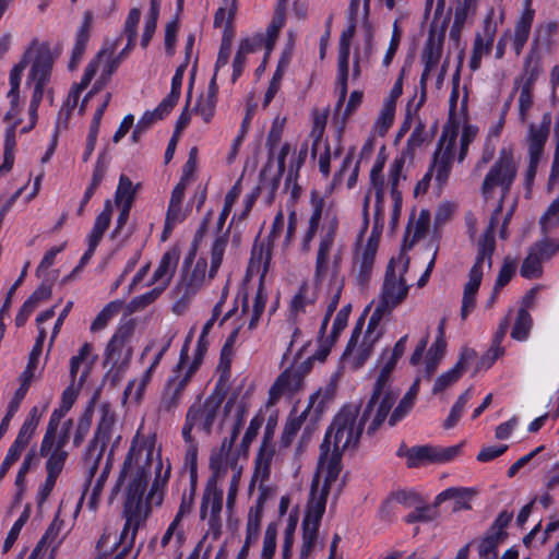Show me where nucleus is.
I'll return each instance as SVG.
<instances>
[{"label":"nucleus","mask_w":559,"mask_h":559,"mask_svg":"<svg viewBox=\"0 0 559 559\" xmlns=\"http://www.w3.org/2000/svg\"><path fill=\"white\" fill-rule=\"evenodd\" d=\"M519 118L520 121L524 122L527 118V114L533 106V86L519 85Z\"/></svg>","instance_id":"63"},{"label":"nucleus","mask_w":559,"mask_h":559,"mask_svg":"<svg viewBox=\"0 0 559 559\" xmlns=\"http://www.w3.org/2000/svg\"><path fill=\"white\" fill-rule=\"evenodd\" d=\"M479 0H453L454 19L467 22L477 11Z\"/></svg>","instance_id":"54"},{"label":"nucleus","mask_w":559,"mask_h":559,"mask_svg":"<svg viewBox=\"0 0 559 559\" xmlns=\"http://www.w3.org/2000/svg\"><path fill=\"white\" fill-rule=\"evenodd\" d=\"M475 495V491L471 488L464 487H451L436 497V506H440L442 502L453 499L454 506L453 511L469 510L472 507L469 500Z\"/></svg>","instance_id":"33"},{"label":"nucleus","mask_w":559,"mask_h":559,"mask_svg":"<svg viewBox=\"0 0 559 559\" xmlns=\"http://www.w3.org/2000/svg\"><path fill=\"white\" fill-rule=\"evenodd\" d=\"M438 507L435 502L432 506L416 508L406 516L405 521L407 523L432 521L438 516Z\"/></svg>","instance_id":"62"},{"label":"nucleus","mask_w":559,"mask_h":559,"mask_svg":"<svg viewBox=\"0 0 559 559\" xmlns=\"http://www.w3.org/2000/svg\"><path fill=\"white\" fill-rule=\"evenodd\" d=\"M266 300H267V295L264 290L262 282L260 283V285L258 287L251 309L249 307L247 298L243 300L241 311H242V313L250 316V320H249V324H248L249 330H253L257 328L260 317L264 312Z\"/></svg>","instance_id":"35"},{"label":"nucleus","mask_w":559,"mask_h":559,"mask_svg":"<svg viewBox=\"0 0 559 559\" xmlns=\"http://www.w3.org/2000/svg\"><path fill=\"white\" fill-rule=\"evenodd\" d=\"M496 35V24L492 22L491 16H487L484 21V33L476 34L473 51L469 60V68L472 71H477L480 68L481 58L489 55Z\"/></svg>","instance_id":"25"},{"label":"nucleus","mask_w":559,"mask_h":559,"mask_svg":"<svg viewBox=\"0 0 559 559\" xmlns=\"http://www.w3.org/2000/svg\"><path fill=\"white\" fill-rule=\"evenodd\" d=\"M121 304L118 301L109 302L95 318L91 324V331L97 332L105 329L109 320L119 312Z\"/></svg>","instance_id":"53"},{"label":"nucleus","mask_w":559,"mask_h":559,"mask_svg":"<svg viewBox=\"0 0 559 559\" xmlns=\"http://www.w3.org/2000/svg\"><path fill=\"white\" fill-rule=\"evenodd\" d=\"M164 292L163 286H156L152 290L134 297L129 304L128 309L130 312L142 311L150 305H152Z\"/></svg>","instance_id":"50"},{"label":"nucleus","mask_w":559,"mask_h":559,"mask_svg":"<svg viewBox=\"0 0 559 559\" xmlns=\"http://www.w3.org/2000/svg\"><path fill=\"white\" fill-rule=\"evenodd\" d=\"M396 106L392 102H384L378 117L376 127L381 135H384L394 121Z\"/></svg>","instance_id":"58"},{"label":"nucleus","mask_w":559,"mask_h":559,"mask_svg":"<svg viewBox=\"0 0 559 559\" xmlns=\"http://www.w3.org/2000/svg\"><path fill=\"white\" fill-rule=\"evenodd\" d=\"M286 3H287V0H278L275 11H274V15L272 17V21L266 28V38H264V41H265V48L267 50L273 49V46L277 39L278 33L285 25Z\"/></svg>","instance_id":"37"},{"label":"nucleus","mask_w":559,"mask_h":559,"mask_svg":"<svg viewBox=\"0 0 559 559\" xmlns=\"http://www.w3.org/2000/svg\"><path fill=\"white\" fill-rule=\"evenodd\" d=\"M307 155H308V144L307 143H304L297 155L293 156L292 160H290V165H289V169H288V174H287V177H286V181H285V186L286 188L289 187V183L297 179L298 177V173H299V169L302 167V165L305 164L306 162V158H307Z\"/></svg>","instance_id":"59"},{"label":"nucleus","mask_w":559,"mask_h":559,"mask_svg":"<svg viewBox=\"0 0 559 559\" xmlns=\"http://www.w3.org/2000/svg\"><path fill=\"white\" fill-rule=\"evenodd\" d=\"M550 123V115L545 114L539 126L530 124L527 134L530 157L542 158L549 135Z\"/></svg>","instance_id":"28"},{"label":"nucleus","mask_w":559,"mask_h":559,"mask_svg":"<svg viewBox=\"0 0 559 559\" xmlns=\"http://www.w3.org/2000/svg\"><path fill=\"white\" fill-rule=\"evenodd\" d=\"M93 24V14L91 11H85L83 13L82 25L79 27L76 32L75 43L72 49L71 60L69 63V68L71 70L75 69L78 63L81 61L85 50L87 43L91 36V27Z\"/></svg>","instance_id":"30"},{"label":"nucleus","mask_w":559,"mask_h":559,"mask_svg":"<svg viewBox=\"0 0 559 559\" xmlns=\"http://www.w3.org/2000/svg\"><path fill=\"white\" fill-rule=\"evenodd\" d=\"M40 48V44L37 41H33L29 47L25 50L22 56V59L19 63H16L10 71L9 75V84L10 90L7 94V97L10 102V108L4 116V120L9 121L15 119L21 112L20 107V85L22 80V74L28 63L33 64V60H36L37 51Z\"/></svg>","instance_id":"15"},{"label":"nucleus","mask_w":559,"mask_h":559,"mask_svg":"<svg viewBox=\"0 0 559 559\" xmlns=\"http://www.w3.org/2000/svg\"><path fill=\"white\" fill-rule=\"evenodd\" d=\"M135 195V190L133 188L132 181L126 175H121L119 178V183L115 193V204L117 206L120 205H131L133 204Z\"/></svg>","instance_id":"48"},{"label":"nucleus","mask_w":559,"mask_h":559,"mask_svg":"<svg viewBox=\"0 0 559 559\" xmlns=\"http://www.w3.org/2000/svg\"><path fill=\"white\" fill-rule=\"evenodd\" d=\"M533 325V319L528 311L521 308L518 311V316L511 331L512 338L516 341H525L531 332Z\"/></svg>","instance_id":"47"},{"label":"nucleus","mask_w":559,"mask_h":559,"mask_svg":"<svg viewBox=\"0 0 559 559\" xmlns=\"http://www.w3.org/2000/svg\"><path fill=\"white\" fill-rule=\"evenodd\" d=\"M131 50V48L126 46L116 57L109 58L100 73V80L104 84L109 82L111 75L117 71L121 62L128 58Z\"/></svg>","instance_id":"57"},{"label":"nucleus","mask_w":559,"mask_h":559,"mask_svg":"<svg viewBox=\"0 0 559 559\" xmlns=\"http://www.w3.org/2000/svg\"><path fill=\"white\" fill-rule=\"evenodd\" d=\"M518 175V162L511 148L503 147L500 150L498 158L490 166L486 174L480 192L485 200H489L493 191L499 189L500 200L497 209L493 211L489 224L495 219V227L498 223V216L502 212L503 202L511 191V187Z\"/></svg>","instance_id":"3"},{"label":"nucleus","mask_w":559,"mask_h":559,"mask_svg":"<svg viewBox=\"0 0 559 559\" xmlns=\"http://www.w3.org/2000/svg\"><path fill=\"white\" fill-rule=\"evenodd\" d=\"M368 408L369 402L359 414L358 405L346 404L334 416L320 445L316 477L322 475L323 485L331 487L336 481L342 468L343 452L357 449L366 423L372 421L376 415L377 406H372L370 412H367Z\"/></svg>","instance_id":"2"},{"label":"nucleus","mask_w":559,"mask_h":559,"mask_svg":"<svg viewBox=\"0 0 559 559\" xmlns=\"http://www.w3.org/2000/svg\"><path fill=\"white\" fill-rule=\"evenodd\" d=\"M396 362L397 359L390 356L381 368L374 382L367 412H370L372 406H377V411L371 424L367 427L368 435L374 433L383 424L400 395V392L392 386L391 381V373L395 368Z\"/></svg>","instance_id":"5"},{"label":"nucleus","mask_w":559,"mask_h":559,"mask_svg":"<svg viewBox=\"0 0 559 559\" xmlns=\"http://www.w3.org/2000/svg\"><path fill=\"white\" fill-rule=\"evenodd\" d=\"M362 325H364V322H362V319H360L356 323V325L352 332V336H350V338L347 343V346L345 348V352L343 354V359L346 362L350 364L352 368H354V369H359L360 367L364 366V364L370 357V355L373 350V346L377 342V336L370 334L368 337H364L360 345L358 347H356L357 341H358L361 330H362Z\"/></svg>","instance_id":"20"},{"label":"nucleus","mask_w":559,"mask_h":559,"mask_svg":"<svg viewBox=\"0 0 559 559\" xmlns=\"http://www.w3.org/2000/svg\"><path fill=\"white\" fill-rule=\"evenodd\" d=\"M275 453L274 447H269L265 444H261L258 455L255 457V469L252 477V481H260V486L269 479L270 477V467L271 462L273 460Z\"/></svg>","instance_id":"36"},{"label":"nucleus","mask_w":559,"mask_h":559,"mask_svg":"<svg viewBox=\"0 0 559 559\" xmlns=\"http://www.w3.org/2000/svg\"><path fill=\"white\" fill-rule=\"evenodd\" d=\"M462 444L451 447L418 445L407 451V466L418 467L425 464H443L460 455Z\"/></svg>","instance_id":"16"},{"label":"nucleus","mask_w":559,"mask_h":559,"mask_svg":"<svg viewBox=\"0 0 559 559\" xmlns=\"http://www.w3.org/2000/svg\"><path fill=\"white\" fill-rule=\"evenodd\" d=\"M21 120L16 119L13 124L5 131L3 163L0 165V176L3 173L10 171L14 164V150L16 146L15 129Z\"/></svg>","instance_id":"40"},{"label":"nucleus","mask_w":559,"mask_h":559,"mask_svg":"<svg viewBox=\"0 0 559 559\" xmlns=\"http://www.w3.org/2000/svg\"><path fill=\"white\" fill-rule=\"evenodd\" d=\"M518 264L516 261L510 257L504 258L502 266L499 271L495 286L496 290H501L514 276Z\"/></svg>","instance_id":"60"},{"label":"nucleus","mask_w":559,"mask_h":559,"mask_svg":"<svg viewBox=\"0 0 559 559\" xmlns=\"http://www.w3.org/2000/svg\"><path fill=\"white\" fill-rule=\"evenodd\" d=\"M223 496L224 492L221 489L206 488L201 501L200 518L207 519L206 535H212L213 539H218L222 534Z\"/></svg>","instance_id":"18"},{"label":"nucleus","mask_w":559,"mask_h":559,"mask_svg":"<svg viewBox=\"0 0 559 559\" xmlns=\"http://www.w3.org/2000/svg\"><path fill=\"white\" fill-rule=\"evenodd\" d=\"M457 136L456 127H445L433 154L429 169L435 173L436 182L440 188L447 183L451 174Z\"/></svg>","instance_id":"13"},{"label":"nucleus","mask_w":559,"mask_h":559,"mask_svg":"<svg viewBox=\"0 0 559 559\" xmlns=\"http://www.w3.org/2000/svg\"><path fill=\"white\" fill-rule=\"evenodd\" d=\"M114 426V415L105 411L98 423L96 433L91 441L84 456V467L86 471V480L84 484L85 487L90 486L93 477L98 471V465L103 459L104 451L111 438Z\"/></svg>","instance_id":"12"},{"label":"nucleus","mask_w":559,"mask_h":559,"mask_svg":"<svg viewBox=\"0 0 559 559\" xmlns=\"http://www.w3.org/2000/svg\"><path fill=\"white\" fill-rule=\"evenodd\" d=\"M408 264L409 259L402 254L389 261L378 304L380 309L392 311L406 299L409 290L405 280Z\"/></svg>","instance_id":"7"},{"label":"nucleus","mask_w":559,"mask_h":559,"mask_svg":"<svg viewBox=\"0 0 559 559\" xmlns=\"http://www.w3.org/2000/svg\"><path fill=\"white\" fill-rule=\"evenodd\" d=\"M152 453L153 445L142 444L136 447L133 443L120 471L118 484L121 483L127 475L131 476V481L128 487L123 510L126 523L119 538V544L122 545V549L114 559H124L129 555L140 525L146 520L151 512V504L160 506L163 502L160 486L166 484L170 475V466H167L164 477L160 478L159 474L163 468L162 461H158L156 465L157 476L146 497V501L143 500V495L151 476Z\"/></svg>","instance_id":"1"},{"label":"nucleus","mask_w":559,"mask_h":559,"mask_svg":"<svg viewBox=\"0 0 559 559\" xmlns=\"http://www.w3.org/2000/svg\"><path fill=\"white\" fill-rule=\"evenodd\" d=\"M311 369V361L301 362L298 366H292L283 371L270 389L269 404L274 405L283 395H290L301 389L305 376Z\"/></svg>","instance_id":"17"},{"label":"nucleus","mask_w":559,"mask_h":559,"mask_svg":"<svg viewBox=\"0 0 559 559\" xmlns=\"http://www.w3.org/2000/svg\"><path fill=\"white\" fill-rule=\"evenodd\" d=\"M444 28H442L439 33L435 29H430L428 34V39L423 50V62H424V71L420 76V87H421V102L425 98L426 94V84L429 78V74L432 70H435L441 59V55L443 51V41H444Z\"/></svg>","instance_id":"21"},{"label":"nucleus","mask_w":559,"mask_h":559,"mask_svg":"<svg viewBox=\"0 0 559 559\" xmlns=\"http://www.w3.org/2000/svg\"><path fill=\"white\" fill-rule=\"evenodd\" d=\"M503 542L504 538L487 531L477 546L479 559H498V547Z\"/></svg>","instance_id":"44"},{"label":"nucleus","mask_w":559,"mask_h":559,"mask_svg":"<svg viewBox=\"0 0 559 559\" xmlns=\"http://www.w3.org/2000/svg\"><path fill=\"white\" fill-rule=\"evenodd\" d=\"M496 249V240H495V219L490 224H488L484 234L480 236L477 241V255L474 265L469 270L468 281L464 285L463 299H462V308H461V318L465 320L469 312L475 308L476 305V294L481 284L483 275H484V266L486 265L488 270L491 269L492 265V254Z\"/></svg>","instance_id":"4"},{"label":"nucleus","mask_w":559,"mask_h":559,"mask_svg":"<svg viewBox=\"0 0 559 559\" xmlns=\"http://www.w3.org/2000/svg\"><path fill=\"white\" fill-rule=\"evenodd\" d=\"M543 259L538 255L534 248L531 247L527 257L524 259L521 265V276L528 280L540 277L543 274Z\"/></svg>","instance_id":"45"},{"label":"nucleus","mask_w":559,"mask_h":559,"mask_svg":"<svg viewBox=\"0 0 559 559\" xmlns=\"http://www.w3.org/2000/svg\"><path fill=\"white\" fill-rule=\"evenodd\" d=\"M229 240V231L226 230L225 233L218 235L212 246L211 250V267L209 272V277L213 278L223 261V257L226 250V247L228 245Z\"/></svg>","instance_id":"42"},{"label":"nucleus","mask_w":559,"mask_h":559,"mask_svg":"<svg viewBox=\"0 0 559 559\" xmlns=\"http://www.w3.org/2000/svg\"><path fill=\"white\" fill-rule=\"evenodd\" d=\"M284 122L285 119L280 120L278 118H276L271 126L266 140V146L269 148V160L266 163V167H271L272 165L274 148L282 139Z\"/></svg>","instance_id":"56"},{"label":"nucleus","mask_w":559,"mask_h":559,"mask_svg":"<svg viewBox=\"0 0 559 559\" xmlns=\"http://www.w3.org/2000/svg\"><path fill=\"white\" fill-rule=\"evenodd\" d=\"M133 328L130 324L117 329L108 342L104 354V366L110 365L111 369L118 371L126 367L132 358L131 337Z\"/></svg>","instance_id":"14"},{"label":"nucleus","mask_w":559,"mask_h":559,"mask_svg":"<svg viewBox=\"0 0 559 559\" xmlns=\"http://www.w3.org/2000/svg\"><path fill=\"white\" fill-rule=\"evenodd\" d=\"M539 224L544 235L559 225V197L548 206L546 213L540 217Z\"/></svg>","instance_id":"55"},{"label":"nucleus","mask_w":559,"mask_h":559,"mask_svg":"<svg viewBox=\"0 0 559 559\" xmlns=\"http://www.w3.org/2000/svg\"><path fill=\"white\" fill-rule=\"evenodd\" d=\"M52 55L48 44H40L36 60H33L26 83L34 84V91L29 103V128H34L37 121V109L44 96V88L47 85L52 70Z\"/></svg>","instance_id":"11"},{"label":"nucleus","mask_w":559,"mask_h":559,"mask_svg":"<svg viewBox=\"0 0 559 559\" xmlns=\"http://www.w3.org/2000/svg\"><path fill=\"white\" fill-rule=\"evenodd\" d=\"M179 261V253L176 250H170L162 255L157 269L155 270L150 284H157L163 286L164 290L169 285Z\"/></svg>","instance_id":"31"},{"label":"nucleus","mask_w":559,"mask_h":559,"mask_svg":"<svg viewBox=\"0 0 559 559\" xmlns=\"http://www.w3.org/2000/svg\"><path fill=\"white\" fill-rule=\"evenodd\" d=\"M46 456H48V460L46 462L47 474L59 477L64 467L66 460L68 457V452L64 450L51 449Z\"/></svg>","instance_id":"52"},{"label":"nucleus","mask_w":559,"mask_h":559,"mask_svg":"<svg viewBox=\"0 0 559 559\" xmlns=\"http://www.w3.org/2000/svg\"><path fill=\"white\" fill-rule=\"evenodd\" d=\"M67 413L57 408L52 412L46 433L40 444V455H47L52 449L55 442V436L57 433L58 427L60 425L61 419L64 417Z\"/></svg>","instance_id":"43"},{"label":"nucleus","mask_w":559,"mask_h":559,"mask_svg":"<svg viewBox=\"0 0 559 559\" xmlns=\"http://www.w3.org/2000/svg\"><path fill=\"white\" fill-rule=\"evenodd\" d=\"M189 63L187 62H183L182 64H180L173 79H171V90H170V93L164 98L165 100H167L169 104L171 105H176L179 100V97H180V93H181V86H182V80H183V74H185V71L187 69Z\"/></svg>","instance_id":"61"},{"label":"nucleus","mask_w":559,"mask_h":559,"mask_svg":"<svg viewBox=\"0 0 559 559\" xmlns=\"http://www.w3.org/2000/svg\"><path fill=\"white\" fill-rule=\"evenodd\" d=\"M356 20H348V26L344 29L340 37L338 45V60H337V88H338V100L336 104V110H340L347 95V79H348V67H349V49L350 41L356 31Z\"/></svg>","instance_id":"19"},{"label":"nucleus","mask_w":559,"mask_h":559,"mask_svg":"<svg viewBox=\"0 0 559 559\" xmlns=\"http://www.w3.org/2000/svg\"><path fill=\"white\" fill-rule=\"evenodd\" d=\"M112 215V204L110 200H106L104 210L97 215L94 226L87 236L88 248L82 255L79 267H84L93 257L97 246L99 245L104 234L108 229Z\"/></svg>","instance_id":"23"},{"label":"nucleus","mask_w":559,"mask_h":559,"mask_svg":"<svg viewBox=\"0 0 559 559\" xmlns=\"http://www.w3.org/2000/svg\"><path fill=\"white\" fill-rule=\"evenodd\" d=\"M223 402L224 395L215 390L204 400V402L198 401L193 403L186 414L181 431L183 440L191 441L192 430L194 428L210 436Z\"/></svg>","instance_id":"9"},{"label":"nucleus","mask_w":559,"mask_h":559,"mask_svg":"<svg viewBox=\"0 0 559 559\" xmlns=\"http://www.w3.org/2000/svg\"><path fill=\"white\" fill-rule=\"evenodd\" d=\"M471 395H472V390L467 389L464 393H462L459 396L457 401L452 406L448 418L443 423V427L445 429H451L454 426H456V424L459 423V420L461 418V415L463 413L465 405L467 404V402L471 399Z\"/></svg>","instance_id":"51"},{"label":"nucleus","mask_w":559,"mask_h":559,"mask_svg":"<svg viewBox=\"0 0 559 559\" xmlns=\"http://www.w3.org/2000/svg\"><path fill=\"white\" fill-rule=\"evenodd\" d=\"M324 201L321 198L312 200V214L309 218L308 229L304 236L301 242V250L308 252L311 248V241L313 240L322 217Z\"/></svg>","instance_id":"38"},{"label":"nucleus","mask_w":559,"mask_h":559,"mask_svg":"<svg viewBox=\"0 0 559 559\" xmlns=\"http://www.w3.org/2000/svg\"><path fill=\"white\" fill-rule=\"evenodd\" d=\"M277 528L275 523H270L265 530L262 547V558L272 559L276 548Z\"/></svg>","instance_id":"64"},{"label":"nucleus","mask_w":559,"mask_h":559,"mask_svg":"<svg viewBox=\"0 0 559 559\" xmlns=\"http://www.w3.org/2000/svg\"><path fill=\"white\" fill-rule=\"evenodd\" d=\"M530 2L531 0H526L527 8L523 11L514 27L512 46L516 56L522 53L531 34L534 10L530 8Z\"/></svg>","instance_id":"32"},{"label":"nucleus","mask_w":559,"mask_h":559,"mask_svg":"<svg viewBox=\"0 0 559 559\" xmlns=\"http://www.w3.org/2000/svg\"><path fill=\"white\" fill-rule=\"evenodd\" d=\"M189 344L190 338L188 337L181 347L179 360L173 368L171 374L165 383L159 402V411L170 413L178 408L187 386L195 374V372L185 367L186 359L188 358Z\"/></svg>","instance_id":"10"},{"label":"nucleus","mask_w":559,"mask_h":559,"mask_svg":"<svg viewBox=\"0 0 559 559\" xmlns=\"http://www.w3.org/2000/svg\"><path fill=\"white\" fill-rule=\"evenodd\" d=\"M405 162V156L401 155L394 158L389 167L388 186L392 198L396 197L399 199V197H402L400 185L406 180V175L404 174Z\"/></svg>","instance_id":"39"},{"label":"nucleus","mask_w":559,"mask_h":559,"mask_svg":"<svg viewBox=\"0 0 559 559\" xmlns=\"http://www.w3.org/2000/svg\"><path fill=\"white\" fill-rule=\"evenodd\" d=\"M206 267V260L199 259L192 271L182 275L176 286V296L180 301L190 300L200 290L205 280Z\"/></svg>","instance_id":"24"},{"label":"nucleus","mask_w":559,"mask_h":559,"mask_svg":"<svg viewBox=\"0 0 559 559\" xmlns=\"http://www.w3.org/2000/svg\"><path fill=\"white\" fill-rule=\"evenodd\" d=\"M323 409L324 399L321 397L320 392L313 393L309 399L307 408L298 417L290 419L285 425L284 436L287 438L296 436L308 416L317 418L323 412Z\"/></svg>","instance_id":"29"},{"label":"nucleus","mask_w":559,"mask_h":559,"mask_svg":"<svg viewBox=\"0 0 559 559\" xmlns=\"http://www.w3.org/2000/svg\"><path fill=\"white\" fill-rule=\"evenodd\" d=\"M542 72L539 44L534 39L527 55L524 57L521 74L514 80L513 93L518 91L519 85L535 86V83Z\"/></svg>","instance_id":"26"},{"label":"nucleus","mask_w":559,"mask_h":559,"mask_svg":"<svg viewBox=\"0 0 559 559\" xmlns=\"http://www.w3.org/2000/svg\"><path fill=\"white\" fill-rule=\"evenodd\" d=\"M40 412L38 407L34 406L31 408L26 419L24 420L16 439L9 448L8 453L4 457V462L13 465L21 457L22 452L28 445L32 437L34 436L36 428L40 420Z\"/></svg>","instance_id":"22"},{"label":"nucleus","mask_w":559,"mask_h":559,"mask_svg":"<svg viewBox=\"0 0 559 559\" xmlns=\"http://www.w3.org/2000/svg\"><path fill=\"white\" fill-rule=\"evenodd\" d=\"M348 322V319L345 318V312H337L336 317L334 319L332 331L330 335V344L326 345L328 341H325L323 344H321L320 349L314 355V358H318L320 360L325 359L328 354L330 353V346L331 344L340 336L341 332L346 328Z\"/></svg>","instance_id":"49"},{"label":"nucleus","mask_w":559,"mask_h":559,"mask_svg":"<svg viewBox=\"0 0 559 559\" xmlns=\"http://www.w3.org/2000/svg\"><path fill=\"white\" fill-rule=\"evenodd\" d=\"M338 229L336 217L322 226L316 257L314 278L322 281L328 274L335 277L341 269L343 248L336 246L335 238Z\"/></svg>","instance_id":"6"},{"label":"nucleus","mask_w":559,"mask_h":559,"mask_svg":"<svg viewBox=\"0 0 559 559\" xmlns=\"http://www.w3.org/2000/svg\"><path fill=\"white\" fill-rule=\"evenodd\" d=\"M477 354L473 348H464L461 353L460 360L454 365V367L436 379L432 393L437 394L442 392L448 386L455 383L463 376L469 362L475 360Z\"/></svg>","instance_id":"27"},{"label":"nucleus","mask_w":559,"mask_h":559,"mask_svg":"<svg viewBox=\"0 0 559 559\" xmlns=\"http://www.w3.org/2000/svg\"><path fill=\"white\" fill-rule=\"evenodd\" d=\"M376 257L367 254H358L354 262V272L356 273V282L360 287H366L372 275Z\"/></svg>","instance_id":"41"},{"label":"nucleus","mask_w":559,"mask_h":559,"mask_svg":"<svg viewBox=\"0 0 559 559\" xmlns=\"http://www.w3.org/2000/svg\"><path fill=\"white\" fill-rule=\"evenodd\" d=\"M330 488L331 487L323 485L319 490L318 477H314L312 480L311 497L307 506L306 515L302 520V545L299 554L301 559H307L316 545L320 523L325 512Z\"/></svg>","instance_id":"8"},{"label":"nucleus","mask_w":559,"mask_h":559,"mask_svg":"<svg viewBox=\"0 0 559 559\" xmlns=\"http://www.w3.org/2000/svg\"><path fill=\"white\" fill-rule=\"evenodd\" d=\"M175 106L163 99L154 110H147L138 121L145 131H147L155 122L164 119Z\"/></svg>","instance_id":"46"},{"label":"nucleus","mask_w":559,"mask_h":559,"mask_svg":"<svg viewBox=\"0 0 559 559\" xmlns=\"http://www.w3.org/2000/svg\"><path fill=\"white\" fill-rule=\"evenodd\" d=\"M120 41L121 37H117L112 43L106 41L105 46L98 51L96 57L93 60H91L90 63L86 66L81 82L79 84H75V86L84 91L95 76L102 58L106 55L111 56L114 51L117 49V47L120 45Z\"/></svg>","instance_id":"34"}]
</instances>
